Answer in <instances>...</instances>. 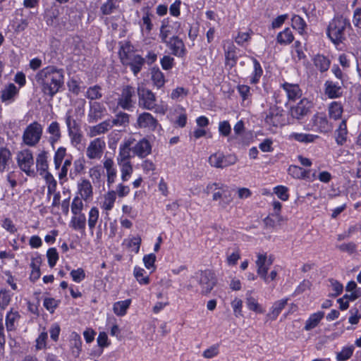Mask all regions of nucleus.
I'll list each match as a JSON object with an SVG mask.
<instances>
[{"instance_id": "1", "label": "nucleus", "mask_w": 361, "mask_h": 361, "mask_svg": "<svg viewBox=\"0 0 361 361\" xmlns=\"http://www.w3.org/2000/svg\"><path fill=\"white\" fill-rule=\"evenodd\" d=\"M64 70L48 66L39 71L35 79L44 95L53 98L64 85Z\"/></svg>"}, {"instance_id": "2", "label": "nucleus", "mask_w": 361, "mask_h": 361, "mask_svg": "<svg viewBox=\"0 0 361 361\" xmlns=\"http://www.w3.org/2000/svg\"><path fill=\"white\" fill-rule=\"evenodd\" d=\"M350 29H351V25L349 20L343 16H336L329 23L326 35L334 44L338 45L345 40Z\"/></svg>"}, {"instance_id": "3", "label": "nucleus", "mask_w": 361, "mask_h": 361, "mask_svg": "<svg viewBox=\"0 0 361 361\" xmlns=\"http://www.w3.org/2000/svg\"><path fill=\"white\" fill-rule=\"evenodd\" d=\"M213 192V201H219V206L222 209H226L233 200V190L228 186L220 183H213L207 185L204 192L209 195Z\"/></svg>"}, {"instance_id": "4", "label": "nucleus", "mask_w": 361, "mask_h": 361, "mask_svg": "<svg viewBox=\"0 0 361 361\" xmlns=\"http://www.w3.org/2000/svg\"><path fill=\"white\" fill-rule=\"evenodd\" d=\"M192 279L197 283V288L196 291L204 296L211 293L217 283L215 274L209 269L196 272Z\"/></svg>"}, {"instance_id": "5", "label": "nucleus", "mask_w": 361, "mask_h": 361, "mask_svg": "<svg viewBox=\"0 0 361 361\" xmlns=\"http://www.w3.org/2000/svg\"><path fill=\"white\" fill-rule=\"evenodd\" d=\"M43 132L42 126L37 121L29 124L25 129L22 139L25 145L29 147L36 146L41 140Z\"/></svg>"}, {"instance_id": "6", "label": "nucleus", "mask_w": 361, "mask_h": 361, "mask_svg": "<svg viewBox=\"0 0 361 361\" xmlns=\"http://www.w3.org/2000/svg\"><path fill=\"white\" fill-rule=\"evenodd\" d=\"M138 96V106L144 109L152 111L156 109L157 97L155 94L143 85H138L137 88Z\"/></svg>"}, {"instance_id": "7", "label": "nucleus", "mask_w": 361, "mask_h": 361, "mask_svg": "<svg viewBox=\"0 0 361 361\" xmlns=\"http://www.w3.org/2000/svg\"><path fill=\"white\" fill-rule=\"evenodd\" d=\"M135 87L131 85H125L121 90L117 99V107L123 110L132 111L135 106Z\"/></svg>"}, {"instance_id": "8", "label": "nucleus", "mask_w": 361, "mask_h": 361, "mask_svg": "<svg viewBox=\"0 0 361 361\" xmlns=\"http://www.w3.org/2000/svg\"><path fill=\"white\" fill-rule=\"evenodd\" d=\"M17 163L20 169L29 176H35V171L33 169L34 158L30 149H24L18 152Z\"/></svg>"}, {"instance_id": "9", "label": "nucleus", "mask_w": 361, "mask_h": 361, "mask_svg": "<svg viewBox=\"0 0 361 361\" xmlns=\"http://www.w3.org/2000/svg\"><path fill=\"white\" fill-rule=\"evenodd\" d=\"M137 124L140 128H143L147 132H154L157 128H161L157 118L148 112H143L138 116Z\"/></svg>"}, {"instance_id": "10", "label": "nucleus", "mask_w": 361, "mask_h": 361, "mask_svg": "<svg viewBox=\"0 0 361 361\" xmlns=\"http://www.w3.org/2000/svg\"><path fill=\"white\" fill-rule=\"evenodd\" d=\"M107 114L104 105L98 102H90V109L87 114V121L90 123H97L102 119Z\"/></svg>"}, {"instance_id": "11", "label": "nucleus", "mask_w": 361, "mask_h": 361, "mask_svg": "<svg viewBox=\"0 0 361 361\" xmlns=\"http://www.w3.org/2000/svg\"><path fill=\"white\" fill-rule=\"evenodd\" d=\"M106 147L103 138L97 137L92 140L86 150V155L90 159H100Z\"/></svg>"}, {"instance_id": "12", "label": "nucleus", "mask_w": 361, "mask_h": 361, "mask_svg": "<svg viewBox=\"0 0 361 361\" xmlns=\"http://www.w3.org/2000/svg\"><path fill=\"white\" fill-rule=\"evenodd\" d=\"M236 161V157L233 155L224 156L221 153L213 154L209 158L210 165L216 168L227 167L234 164Z\"/></svg>"}, {"instance_id": "13", "label": "nucleus", "mask_w": 361, "mask_h": 361, "mask_svg": "<svg viewBox=\"0 0 361 361\" xmlns=\"http://www.w3.org/2000/svg\"><path fill=\"white\" fill-rule=\"evenodd\" d=\"M311 107V102L307 99H302L295 106L291 108L290 115L298 120L302 119L310 112Z\"/></svg>"}, {"instance_id": "14", "label": "nucleus", "mask_w": 361, "mask_h": 361, "mask_svg": "<svg viewBox=\"0 0 361 361\" xmlns=\"http://www.w3.org/2000/svg\"><path fill=\"white\" fill-rule=\"evenodd\" d=\"M164 44H166L173 55L178 57H183L185 55V47L183 42L179 37L173 36Z\"/></svg>"}, {"instance_id": "15", "label": "nucleus", "mask_w": 361, "mask_h": 361, "mask_svg": "<svg viewBox=\"0 0 361 361\" xmlns=\"http://www.w3.org/2000/svg\"><path fill=\"white\" fill-rule=\"evenodd\" d=\"M281 113L276 106H271L266 112L265 123L270 127H278L281 123Z\"/></svg>"}, {"instance_id": "16", "label": "nucleus", "mask_w": 361, "mask_h": 361, "mask_svg": "<svg viewBox=\"0 0 361 361\" xmlns=\"http://www.w3.org/2000/svg\"><path fill=\"white\" fill-rule=\"evenodd\" d=\"M145 63V59L139 54L133 55L122 64L125 66H129L134 75H137L140 72L143 65Z\"/></svg>"}, {"instance_id": "17", "label": "nucleus", "mask_w": 361, "mask_h": 361, "mask_svg": "<svg viewBox=\"0 0 361 361\" xmlns=\"http://www.w3.org/2000/svg\"><path fill=\"white\" fill-rule=\"evenodd\" d=\"M77 188L81 198L84 200H87L92 197L93 187L89 180L81 178L78 183Z\"/></svg>"}, {"instance_id": "18", "label": "nucleus", "mask_w": 361, "mask_h": 361, "mask_svg": "<svg viewBox=\"0 0 361 361\" xmlns=\"http://www.w3.org/2000/svg\"><path fill=\"white\" fill-rule=\"evenodd\" d=\"M132 150L139 157L144 158L151 153L152 146L147 139L143 138L133 146Z\"/></svg>"}, {"instance_id": "19", "label": "nucleus", "mask_w": 361, "mask_h": 361, "mask_svg": "<svg viewBox=\"0 0 361 361\" xmlns=\"http://www.w3.org/2000/svg\"><path fill=\"white\" fill-rule=\"evenodd\" d=\"M314 126L321 133H328L333 128L331 124L329 123L326 116L323 114H317L312 118Z\"/></svg>"}, {"instance_id": "20", "label": "nucleus", "mask_w": 361, "mask_h": 361, "mask_svg": "<svg viewBox=\"0 0 361 361\" xmlns=\"http://www.w3.org/2000/svg\"><path fill=\"white\" fill-rule=\"evenodd\" d=\"M237 48L233 44H229L228 47H224L225 54V66L231 69L237 63L238 56H237Z\"/></svg>"}, {"instance_id": "21", "label": "nucleus", "mask_w": 361, "mask_h": 361, "mask_svg": "<svg viewBox=\"0 0 361 361\" xmlns=\"http://www.w3.org/2000/svg\"><path fill=\"white\" fill-rule=\"evenodd\" d=\"M325 94L329 98L334 99L341 97L343 90L341 85L331 80H326L324 83Z\"/></svg>"}, {"instance_id": "22", "label": "nucleus", "mask_w": 361, "mask_h": 361, "mask_svg": "<svg viewBox=\"0 0 361 361\" xmlns=\"http://www.w3.org/2000/svg\"><path fill=\"white\" fill-rule=\"evenodd\" d=\"M112 128V124L110 123V119L105 120L99 124L90 128L88 135L90 137H94L97 135L104 134Z\"/></svg>"}, {"instance_id": "23", "label": "nucleus", "mask_w": 361, "mask_h": 361, "mask_svg": "<svg viewBox=\"0 0 361 361\" xmlns=\"http://www.w3.org/2000/svg\"><path fill=\"white\" fill-rule=\"evenodd\" d=\"M47 132L50 135L49 142L54 147V145L61 137L60 125L57 121H52L47 127Z\"/></svg>"}, {"instance_id": "24", "label": "nucleus", "mask_w": 361, "mask_h": 361, "mask_svg": "<svg viewBox=\"0 0 361 361\" xmlns=\"http://www.w3.org/2000/svg\"><path fill=\"white\" fill-rule=\"evenodd\" d=\"M18 94V89L14 84L10 83L1 90L0 98L2 102L11 103L14 101V99Z\"/></svg>"}, {"instance_id": "25", "label": "nucleus", "mask_w": 361, "mask_h": 361, "mask_svg": "<svg viewBox=\"0 0 361 361\" xmlns=\"http://www.w3.org/2000/svg\"><path fill=\"white\" fill-rule=\"evenodd\" d=\"M133 140H128L120 145L119 154L117 158L118 163L130 162V152L132 150Z\"/></svg>"}, {"instance_id": "26", "label": "nucleus", "mask_w": 361, "mask_h": 361, "mask_svg": "<svg viewBox=\"0 0 361 361\" xmlns=\"http://www.w3.org/2000/svg\"><path fill=\"white\" fill-rule=\"evenodd\" d=\"M47 152L42 151L41 152L37 157L36 159V167L37 171L39 172L41 176H43L44 173L49 172V164H48V157Z\"/></svg>"}, {"instance_id": "27", "label": "nucleus", "mask_w": 361, "mask_h": 361, "mask_svg": "<svg viewBox=\"0 0 361 361\" xmlns=\"http://www.w3.org/2000/svg\"><path fill=\"white\" fill-rule=\"evenodd\" d=\"M288 300V299L286 298L276 301L270 308V311L267 314V317L271 320L276 319L282 310L287 305Z\"/></svg>"}, {"instance_id": "28", "label": "nucleus", "mask_w": 361, "mask_h": 361, "mask_svg": "<svg viewBox=\"0 0 361 361\" xmlns=\"http://www.w3.org/2000/svg\"><path fill=\"white\" fill-rule=\"evenodd\" d=\"M282 87L286 92L288 99L295 100L302 94L298 85L285 82L282 85Z\"/></svg>"}, {"instance_id": "29", "label": "nucleus", "mask_w": 361, "mask_h": 361, "mask_svg": "<svg viewBox=\"0 0 361 361\" xmlns=\"http://www.w3.org/2000/svg\"><path fill=\"white\" fill-rule=\"evenodd\" d=\"M151 80L153 85L158 89L162 87L165 82V77L164 73L160 71L159 68L154 67L150 71Z\"/></svg>"}, {"instance_id": "30", "label": "nucleus", "mask_w": 361, "mask_h": 361, "mask_svg": "<svg viewBox=\"0 0 361 361\" xmlns=\"http://www.w3.org/2000/svg\"><path fill=\"white\" fill-rule=\"evenodd\" d=\"M324 317V312L319 311L316 313L312 314L305 322L304 329L305 331H310L317 326L320 321Z\"/></svg>"}, {"instance_id": "31", "label": "nucleus", "mask_w": 361, "mask_h": 361, "mask_svg": "<svg viewBox=\"0 0 361 361\" xmlns=\"http://www.w3.org/2000/svg\"><path fill=\"white\" fill-rule=\"evenodd\" d=\"M70 343L73 355L75 357H78L80 355L82 348V341L80 335L75 332H73L71 336Z\"/></svg>"}, {"instance_id": "32", "label": "nucleus", "mask_w": 361, "mask_h": 361, "mask_svg": "<svg viewBox=\"0 0 361 361\" xmlns=\"http://www.w3.org/2000/svg\"><path fill=\"white\" fill-rule=\"evenodd\" d=\"M290 138L299 142L308 144L314 142L319 136L309 133H293L290 135Z\"/></svg>"}, {"instance_id": "33", "label": "nucleus", "mask_w": 361, "mask_h": 361, "mask_svg": "<svg viewBox=\"0 0 361 361\" xmlns=\"http://www.w3.org/2000/svg\"><path fill=\"white\" fill-rule=\"evenodd\" d=\"M11 161V151L4 147H0V172L3 173L8 166Z\"/></svg>"}, {"instance_id": "34", "label": "nucleus", "mask_w": 361, "mask_h": 361, "mask_svg": "<svg viewBox=\"0 0 361 361\" xmlns=\"http://www.w3.org/2000/svg\"><path fill=\"white\" fill-rule=\"evenodd\" d=\"M131 303L130 299L118 301L114 304L113 310L117 316H123L126 314L127 310L129 308Z\"/></svg>"}, {"instance_id": "35", "label": "nucleus", "mask_w": 361, "mask_h": 361, "mask_svg": "<svg viewBox=\"0 0 361 361\" xmlns=\"http://www.w3.org/2000/svg\"><path fill=\"white\" fill-rule=\"evenodd\" d=\"M276 39L280 44H288L293 41L294 36L290 29L287 27L278 34Z\"/></svg>"}, {"instance_id": "36", "label": "nucleus", "mask_w": 361, "mask_h": 361, "mask_svg": "<svg viewBox=\"0 0 361 361\" xmlns=\"http://www.w3.org/2000/svg\"><path fill=\"white\" fill-rule=\"evenodd\" d=\"M71 224L75 230H85L86 226L85 214L80 213L78 215H74L71 219Z\"/></svg>"}, {"instance_id": "37", "label": "nucleus", "mask_w": 361, "mask_h": 361, "mask_svg": "<svg viewBox=\"0 0 361 361\" xmlns=\"http://www.w3.org/2000/svg\"><path fill=\"white\" fill-rule=\"evenodd\" d=\"M343 113V106L338 102H333L329 106V115L330 118L338 120L341 117Z\"/></svg>"}, {"instance_id": "38", "label": "nucleus", "mask_w": 361, "mask_h": 361, "mask_svg": "<svg viewBox=\"0 0 361 361\" xmlns=\"http://www.w3.org/2000/svg\"><path fill=\"white\" fill-rule=\"evenodd\" d=\"M348 133L347 130V125L345 120H343L339 126L338 128L336 130V142L338 145H342L345 141H346V135Z\"/></svg>"}, {"instance_id": "39", "label": "nucleus", "mask_w": 361, "mask_h": 361, "mask_svg": "<svg viewBox=\"0 0 361 361\" xmlns=\"http://www.w3.org/2000/svg\"><path fill=\"white\" fill-rule=\"evenodd\" d=\"M292 27L298 31L300 35H303L307 27V24L304 19L298 15H293L291 19Z\"/></svg>"}, {"instance_id": "40", "label": "nucleus", "mask_w": 361, "mask_h": 361, "mask_svg": "<svg viewBox=\"0 0 361 361\" xmlns=\"http://www.w3.org/2000/svg\"><path fill=\"white\" fill-rule=\"evenodd\" d=\"M314 66L321 71H326L330 66V61L323 55H317L314 59Z\"/></svg>"}, {"instance_id": "41", "label": "nucleus", "mask_w": 361, "mask_h": 361, "mask_svg": "<svg viewBox=\"0 0 361 361\" xmlns=\"http://www.w3.org/2000/svg\"><path fill=\"white\" fill-rule=\"evenodd\" d=\"M251 295L252 291H248L246 294V305L248 309L257 313H263L264 310Z\"/></svg>"}, {"instance_id": "42", "label": "nucleus", "mask_w": 361, "mask_h": 361, "mask_svg": "<svg viewBox=\"0 0 361 361\" xmlns=\"http://www.w3.org/2000/svg\"><path fill=\"white\" fill-rule=\"evenodd\" d=\"M118 7L116 0H107L102 4L100 11L103 15L108 16L114 13L118 9Z\"/></svg>"}, {"instance_id": "43", "label": "nucleus", "mask_w": 361, "mask_h": 361, "mask_svg": "<svg viewBox=\"0 0 361 361\" xmlns=\"http://www.w3.org/2000/svg\"><path fill=\"white\" fill-rule=\"evenodd\" d=\"M102 96V87L98 85L90 87L85 93V97L91 101L99 99Z\"/></svg>"}, {"instance_id": "44", "label": "nucleus", "mask_w": 361, "mask_h": 361, "mask_svg": "<svg viewBox=\"0 0 361 361\" xmlns=\"http://www.w3.org/2000/svg\"><path fill=\"white\" fill-rule=\"evenodd\" d=\"M251 59L253 62L254 71L250 78V82L252 84H256L259 82L262 75L263 70L259 62L255 58L252 57Z\"/></svg>"}, {"instance_id": "45", "label": "nucleus", "mask_w": 361, "mask_h": 361, "mask_svg": "<svg viewBox=\"0 0 361 361\" xmlns=\"http://www.w3.org/2000/svg\"><path fill=\"white\" fill-rule=\"evenodd\" d=\"M68 134L71 140V143L73 147H76L81 144L83 135L80 128L69 130L68 131Z\"/></svg>"}, {"instance_id": "46", "label": "nucleus", "mask_w": 361, "mask_h": 361, "mask_svg": "<svg viewBox=\"0 0 361 361\" xmlns=\"http://www.w3.org/2000/svg\"><path fill=\"white\" fill-rule=\"evenodd\" d=\"M118 54L122 63L133 55H135L133 52V47L128 42L121 47Z\"/></svg>"}, {"instance_id": "47", "label": "nucleus", "mask_w": 361, "mask_h": 361, "mask_svg": "<svg viewBox=\"0 0 361 361\" xmlns=\"http://www.w3.org/2000/svg\"><path fill=\"white\" fill-rule=\"evenodd\" d=\"M116 199V192L114 190L109 191L104 195V200L102 204V208L106 211L111 210L114 207Z\"/></svg>"}, {"instance_id": "48", "label": "nucleus", "mask_w": 361, "mask_h": 361, "mask_svg": "<svg viewBox=\"0 0 361 361\" xmlns=\"http://www.w3.org/2000/svg\"><path fill=\"white\" fill-rule=\"evenodd\" d=\"M145 271L144 269L139 267L134 268L133 274L136 280L141 285H147L149 283V278L148 276H145Z\"/></svg>"}, {"instance_id": "49", "label": "nucleus", "mask_w": 361, "mask_h": 361, "mask_svg": "<svg viewBox=\"0 0 361 361\" xmlns=\"http://www.w3.org/2000/svg\"><path fill=\"white\" fill-rule=\"evenodd\" d=\"M354 349L353 345L343 347L341 351L336 354L337 361H345L350 359L353 355Z\"/></svg>"}, {"instance_id": "50", "label": "nucleus", "mask_w": 361, "mask_h": 361, "mask_svg": "<svg viewBox=\"0 0 361 361\" xmlns=\"http://www.w3.org/2000/svg\"><path fill=\"white\" fill-rule=\"evenodd\" d=\"M112 124V128L114 126H126L129 123V115L124 112H120L116 115L115 118L110 120Z\"/></svg>"}, {"instance_id": "51", "label": "nucleus", "mask_w": 361, "mask_h": 361, "mask_svg": "<svg viewBox=\"0 0 361 361\" xmlns=\"http://www.w3.org/2000/svg\"><path fill=\"white\" fill-rule=\"evenodd\" d=\"M289 174L296 178H305L308 171L298 166H290L288 169Z\"/></svg>"}, {"instance_id": "52", "label": "nucleus", "mask_w": 361, "mask_h": 361, "mask_svg": "<svg viewBox=\"0 0 361 361\" xmlns=\"http://www.w3.org/2000/svg\"><path fill=\"white\" fill-rule=\"evenodd\" d=\"M99 210L97 207H92L89 212L88 226L93 231L99 219Z\"/></svg>"}, {"instance_id": "53", "label": "nucleus", "mask_w": 361, "mask_h": 361, "mask_svg": "<svg viewBox=\"0 0 361 361\" xmlns=\"http://www.w3.org/2000/svg\"><path fill=\"white\" fill-rule=\"evenodd\" d=\"M20 315L17 312H9L6 315V326L8 331H12L15 328V322L19 319Z\"/></svg>"}, {"instance_id": "54", "label": "nucleus", "mask_w": 361, "mask_h": 361, "mask_svg": "<svg viewBox=\"0 0 361 361\" xmlns=\"http://www.w3.org/2000/svg\"><path fill=\"white\" fill-rule=\"evenodd\" d=\"M121 166V178L123 181L128 180L131 173H133V166L130 162H121L118 163Z\"/></svg>"}, {"instance_id": "55", "label": "nucleus", "mask_w": 361, "mask_h": 361, "mask_svg": "<svg viewBox=\"0 0 361 361\" xmlns=\"http://www.w3.org/2000/svg\"><path fill=\"white\" fill-rule=\"evenodd\" d=\"M44 178L47 183V190L48 194H51L56 191V180L54 179V176L49 173L47 172L44 173Z\"/></svg>"}, {"instance_id": "56", "label": "nucleus", "mask_w": 361, "mask_h": 361, "mask_svg": "<svg viewBox=\"0 0 361 361\" xmlns=\"http://www.w3.org/2000/svg\"><path fill=\"white\" fill-rule=\"evenodd\" d=\"M65 122L68 131L80 128V124L72 116L71 111H67L66 114Z\"/></svg>"}, {"instance_id": "57", "label": "nucleus", "mask_w": 361, "mask_h": 361, "mask_svg": "<svg viewBox=\"0 0 361 361\" xmlns=\"http://www.w3.org/2000/svg\"><path fill=\"white\" fill-rule=\"evenodd\" d=\"M47 256L48 258V263L50 267H54L59 259V255L56 248L51 247L47 250Z\"/></svg>"}, {"instance_id": "58", "label": "nucleus", "mask_w": 361, "mask_h": 361, "mask_svg": "<svg viewBox=\"0 0 361 361\" xmlns=\"http://www.w3.org/2000/svg\"><path fill=\"white\" fill-rule=\"evenodd\" d=\"M83 209V203L79 197H75L71 204V212L74 215L82 213Z\"/></svg>"}, {"instance_id": "59", "label": "nucleus", "mask_w": 361, "mask_h": 361, "mask_svg": "<svg viewBox=\"0 0 361 361\" xmlns=\"http://www.w3.org/2000/svg\"><path fill=\"white\" fill-rule=\"evenodd\" d=\"M269 262V259L267 258L266 255L258 254L257 259L256 261V265L257 267V274L258 275H264V271L262 269V267L267 264Z\"/></svg>"}, {"instance_id": "60", "label": "nucleus", "mask_w": 361, "mask_h": 361, "mask_svg": "<svg viewBox=\"0 0 361 361\" xmlns=\"http://www.w3.org/2000/svg\"><path fill=\"white\" fill-rule=\"evenodd\" d=\"M329 283H330V286L332 288V290L334 291V293H331L332 296L336 297L343 292V286L337 280H335L334 279H330Z\"/></svg>"}, {"instance_id": "61", "label": "nucleus", "mask_w": 361, "mask_h": 361, "mask_svg": "<svg viewBox=\"0 0 361 361\" xmlns=\"http://www.w3.org/2000/svg\"><path fill=\"white\" fill-rule=\"evenodd\" d=\"M161 65L164 70H171L174 65V59L169 55H165L161 59Z\"/></svg>"}, {"instance_id": "62", "label": "nucleus", "mask_w": 361, "mask_h": 361, "mask_svg": "<svg viewBox=\"0 0 361 361\" xmlns=\"http://www.w3.org/2000/svg\"><path fill=\"white\" fill-rule=\"evenodd\" d=\"M71 276L75 282L80 283L85 278V273L82 268H78V269L72 270Z\"/></svg>"}, {"instance_id": "63", "label": "nucleus", "mask_w": 361, "mask_h": 361, "mask_svg": "<svg viewBox=\"0 0 361 361\" xmlns=\"http://www.w3.org/2000/svg\"><path fill=\"white\" fill-rule=\"evenodd\" d=\"M274 192L278 197L283 201L287 200L289 197L288 188L282 185L277 186L274 188Z\"/></svg>"}, {"instance_id": "64", "label": "nucleus", "mask_w": 361, "mask_h": 361, "mask_svg": "<svg viewBox=\"0 0 361 361\" xmlns=\"http://www.w3.org/2000/svg\"><path fill=\"white\" fill-rule=\"evenodd\" d=\"M171 34V27L169 25H162L160 29L159 37L161 42L165 43L169 41L168 37Z\"/></svg>"}]
</instances>
